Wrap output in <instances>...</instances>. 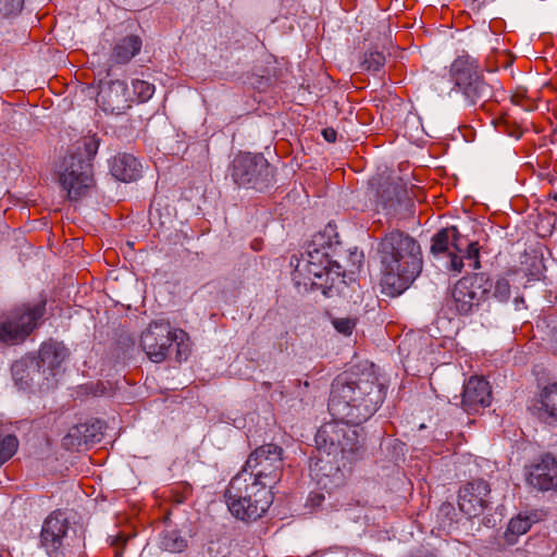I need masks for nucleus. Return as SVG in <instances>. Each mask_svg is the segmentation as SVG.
Here are the masks:
<instances>
[{"instance_id": "obj_1", "label": "nucleus", "mask_w": 557, "mask_h": 557, "mask_svg": "<svg viewBox=\"0 0 557 557\" xmlns=\"http://www.w3.org/2000/svg\"><path fill=\"white\" fill-rule=\"evenodd\" d=\"M385 396V386L372 372L343 373L332 383L327 407L334 419L360 425L379 410Z\"/></svg>"}, {"instance_id": "obj_2", "label": "nucleus", "mask_w": 557, "mask_h": 557, "mask_svg": "<svg viewBox=\"0 0 557 557\" xmlns=\"http://www.w3.org/2000/svg\"><path fill=\"white\" fill-rule=\"evenodd\" d=\"M383 292L388 296L404 293L420 275L423 268L421 246L401 231L386 234L377 248Z\"/></svg>"}, {"instance_id": "obj_3", "label": "nucleus", "mask_w": 557, "mask_h": 557, "mask_svg": "<svg viewBox=\"0 0 557 557\" xmlns=\"http://www.w3.org/2000/svg\"><path fill=\"white\" fill-rule=\"evenodd\" d=\"M325 244L323 235L314 237L306 253L297 260L293 280L298 286L310 285L312 290H321L323 296L331 298L343 294L347 282L344 280L342 264L329 259L330 244Z\"/></svg>"}, {"instance_id": "obj_4", "label": "nucleus", "mask_w": 557, "mask_h": 557, "mask_svg": "<svg viewBox=\"0 0 557 557\" xmlns=\"http://www.w3.org/2000/svg\"><path fill=\"white\" fill-rule=\"evenodd\" d=\"M225 498L231 513L243 521L261 518L273 503L271 486L240 471L230 482Z\"/></svg>"}, {"instance_id": "obj_5", "label": "nucleus", "mask_w": 557, "mask_h": 557, "mask_svg": "<svg viewBox=\"0 0 557 557\" xmlns=\"http://www.w3.org/2000/svg\"><path fill=\"white\" fill-rule=\"evenodd\" d=\"M99 141L84 137L75 143L61 164L59 182L71 200H78L95 186L91 160L97 154Z\"/></svg>"}, {"instance_id": "obj_6", "label": "nucleus", "mask_w": 557, "mask_h": 557, "mask_svg": "<svg viewBox=\"0 0 557 557\" xmlns=\"http://www.w3.org/2000/svg\"><path fill=\"white\" fill-rule=\"evenodd\" d=\"M335 420L323 424L318 430L314 437L317 450L352 462L358 458L362 448L359 432L354 429V424Z\"/></svg>"}, {"instance_id": "obj_7", "label": "nucleus", "mask_w": 557, "mask_h": 557, "mask_svg": "<svg viewBox=\"0 0 557 557\" xmlns=\"http://www.w3.org/2000/svg\"><path fill=\"white\" fill-rule=\"evenodd\" d=\"M451 81L470 106L484 107L493 97L492 87L484 81L478 62L469 57H458L449 69Z\"/></svg>"}, {"instance_id": "obj_8", "label": "nucleus", "mask_w": 557, "mask_h": 557, "mask_svg": "<svg viewBox=\"0 0 557 557\" xmlns=\"http://www.w3.org/2000/svg\"><path fill=\"white\" fill-rule=\"evenodd\" d=\"M492 282L486 273H473L461 277L454 286L451 297L460 315H470L488 298Z\"/></svg>"}, {"instance_id": "obj_9", "label": "nucleus", "mask_w": 557, "mask_h": 557, "mask_svg": "<svg viewBox=\"0 0 557 557\" xmlns=\"http://www.w3.org/2000/svg\"><path fill=\"white\" fill-rule=\"evenodd\" d=\"M282 470L283 448L270 443L256 448L242 471H248V474L271 486L280 479Z\"/></svg>"}, {"instance_id": "obj_10", "label": "nucleus", "mask_w": 557, "mask_h": 557, "mask_svg": "<svg viewBox=\"0 0 557 557\" xmlns=\"http://www.w3.org/2000/svg\"><path fill=\"white\" fill-rule=\"evenodd\" d=\"M45 311V300L34 306L24 305L16 308L7 321L0 323V341L4 343L24 341L36 329Z\"/></svg>"}, {"instance_id": "obj_11", "label": "nucleus", "mask_w": 557, "mask_h": 557, "mask_svg": "<svg viewBox=\"0 0 557 557\" xmlns=\"http://www.w3.org/2000/svg\"><path fill=\"white\" fill-rule=\"evenodd\" d=\"M232 177L238 186L262 189L271 182L272 173L262 154L243 153L233 161Z\"/></svg>"}, {"instance_id": "obj_12", "label": "nucleus", "mask_w": 557, "mask_h": 557, "mask_svg": "<svg viewBox=\"0 0 557 557\" xmlns=\"http://www.w3.org/2000/svg\"><path fill=\"white\" fill-rule=\"evenodd\" d=\"M177 333L166 321H153L141 333L140 346L149 360L159 363L169 355L170 348L176 341Z\"/></svg>"}, {"instance_id": "obj_13", "label": "nucleus", "mask_w": 557, "mask_h": 557, "mask_svg": "<svg viewBox=\"0 0 557 557\" xmlns=\"http://www.w3.org/2000/svg\"><path fill=\"white\" fill-rule=\"evenodd\" d=\"M376 206L392 209L396 206L414 207L416 203L408 197L406 185L396 177L379 174L369 182Z\"/></svg>"}, {"instance_id": "obj_14", "label": "nucleus", "mask_w": 557, "mask_h": 557, "mask_svg": "<svg viewBox=\"0 0 557 557\" xmlns=\"http://www.w3.org/2000/svg\"><path fill=\"white\" fill-rule=\"evenodd\" d=\"M463 249V237L459 234L456 226L446 227L437 231L432 236L431 253L438 259H447L446 268L454 272H461L463 268L462 257L455 250Z\"/></svg>"}, {"instance_id": "obj_15", "label": "nucleus", "mask_w": 557, "mask_h": 557, "mask_svg": "<svg viewBox=\"0 0 557 557\" xmlns=\"http://www.w3.org/2000/svg\"><path fill=\"white\" fill-rule=\"evenodd\" d=\"M318 454L317 457L311 459L310 473L321 490L331 493L345 482V475L342 470V467H345V460L334 458L333 455L322 450L318 451Z\"/></svg>"}, {"instance_id": "obj_16", "label": "nucleus", "mask_w": 557, "mask_h": 557, "mask_svg": "<svg viewBox=\"0 0 557 557\" xmlns=\"http://www.w3.org/2000/svg\"><path fill=\"white\" fill-rule=\"evenodd\" d=\"M69 530V522L60 510L51 512L44 521L40 532V546L48 557L64 556V539Z\"/></svg>"}, {"instance_id": "obj_17", "label": "nucleus", "mask_w": 557, "mask_h": 557, "mask_svg": "<svg viewBox=\"0 0 557 557\" xmlns=\"http://www.w3.org/2000/svg\"><path fill=\"white\" fill-rule=\"evenodd\" d=\"M42 373L37 361L29 356L16 360L11 367L14 385L23 392L34 393L49 389L52 383L48 382Z\"/></svg>"}, {"instance_id": "obj_18", "label": "nucleus", "mask_w": 557, "mask_h": 557, "mask_svg": "<svg viewBox=\"0 0 557 557\" xmlns=\"http://www.w3.org/2000/svg\"><path fill=\"white\" fill-rule=\"evenodd\" d=\"M528 485L537 491H549L557 479V457L552 453L542 454L524 468Z\"/></svg>"}, {"instance_id": "obj_19", "label": "nucleus", "mask_w": 557, "mask_h": 557, "mask_svg": "<svg viewBox=\"0 0 557 557\" xmlns=\"http://www.w3.org/2000/svg\"><path fill=\"white\" fill-rule=\"evenodd\" d=\"M490 484L482 479L468 482L458 494L460 510L469 517L483 513L490 504Z\"/></svg>"}, {"instance_id": "obj_20", "label": "nucleus", "mask_w": 557, "mask_h": 557, "mask_svg": "<svg viewBox=\"0 0 557 557\" xmlns=\"http://www.w3.org/2000/svg\"><path fill=\"white\" fill-rule=\"evenodd\" d=\"M96 101L104 112L111 114H123L132 107L127 85L119 79L102 84Z\"/></svg>"}, {"instance_id": "obj_21", "label": "nucleus", "mask_w": 557, "mask_h": 557, "mask_svg": "<svg viewBox=\"0 0 557 557\" xmlns=\"http://www.w3.org/2000/svg\"><path fill=\"white\" fill-rule=\"evenodd\" d=\"M461 405L465 411L472 413L488 407L492 401V392L486 380L471 376L463 384Z\"/></svg>"}, {"instance_id": "obj_22", "label": "nucleus", "mask_w": 557, "mask_h": 557, "mask_svg": "<svg viewBox=\"0 0 557 557\" xmlns=\"http://www.w3.org/2000/svg\"><path fill=\"white\" fill-rule=\"evenodd\" d=\"M67 356L66 348L63 344L49 341L41 344L38 356H33L37 361L39 369L44 371L42 374L47 377L48 382L52 383L59 368Z\"/></svg>"}, {"instance_id": "obj_23", "label": "nucleus", "mask_w": 557, "mask_h": 557, "mask_svg": "<svg viewBox=\"0 0 557 557\" xmlns=\"http://www.w3.org/2000/svg\"><path fill=\"white\" fill-rule=\"evenodd\" d=\"M534 409L541 421L557 425V382L547 383L540 388Z\"/></svg>"}, {"instance_id": "obj_24", "label": "nucleus", "mask_w": 557, "mask_h": 557, "mask_svg": "<svg viewBox=\"0 0 557 557\" xmlns=\"http://www.w3.org/2000/svg\"><path fill=\"white\" fill-rule=\"evenodd\" d=\"M106 429V422L100 419H91L88 422L72 426L65 436L72 445H82L100 442L102 432Z\"/></svg>"}, {"instance_id": "obj_25", "label": "nucleus", "mask_w": 557, "mask_h": 557, "mask_svg": "<svg viewBox=\"0 0 557 557\" xmlns=\"http://www.w3.org/2000/svg\"><path fill=\"white\" fill-rule=\"evenodd\" d=\"M110 172L117 181L128 183L140 177L141 165L134 156L120 153L112 159Z\"/></svg>"}, {"instance_id": "obj_26", "label": "nucleus", "mask_w": 557, "mask_h": 557, "mask_svg": "<svg viewBox=\"0 0 557 557\" xmlns=\"http://www.w3.org/2000/svg\"><path fill=\"white\" fill-rule=\"evenodd\" d=\"M141 45L139 36H126L114 46L111 58L117 64H125L140 52Z\"/></svg>"}, {"instance_id": "obj_27", "label": "nucleus", "mask_w": 557, "mask_h": 557, "mask_svg": "<svg viewBox=\"0 0 557 557\" xmlns=\"http://www.w3.org/2000/svg\"><path fill=\"white\" fill-rule=\"evenodd\" d=\"M522 265L529 281H539L545 270L542 250L532 249L530 252H525Z\"/></svg>"}, {"instance_id": "obj_28", "label": "nucleus", "mask_w": 557, "mask_h": 557, "mask_svg": "<svg viewBox=\"0 0 557 557\" xmlns=\"http://www.w3.org/2000/svg\"><path fill=\"white\" fill-rule=\"evenodd\" d=\"M532 523L533 521L529 516L521 513L511 518L504 534L506 543L509 545L516 544L518 537L525 534L531 529Z\"/></svg>"}, {"instance_id": "obj_29", "label": "nucleus", "mask_w": 557, "mask_h": 557, "mask_svg": "<svg viewBox=\"0 0 557 557\" xmlns=\"http://www.w3.org/2000/svg\"><path fill=\"white\" fill-rule=\"evenodd\" d=\"M187 546V539L177 530L165 531L160 537V548L172 554L182 553Z\"/></svg>"}, {"instance_id": "obj_30", "label": "nucleus", "mask_w": 557, "mask_h": 557, "mask_svg": "<svg viewBox=\"0 0 557 557\" xmlns=\"http://www.w3.org/2000/svg\"><path fill=\"white\" fill-rule=\"evenodd\" d=\"M363 252L362 250H359L357 247H354L352 249H348V253L346 257V264L345 267L342 265V272L344 273V278L346 277V274H349V280H354L352 275H355L357 272L360 271L362 263H363Z\"/></svg>"}, {"instance_id": "obj_31", "label": "nucleus", "mask_w": 557, "mask_h": 557, "mask_svg": "<svg viewBox=\"0 0 557 557\" xmlns=\"http://www.w3.org/2000/svg\"><path fill=\"white\" fill-rule=\"evenodd\" d=\"M18 447V440L13 434H3L0 428V466L13 457Z\"/></svg>"}, {"instance_id": "obj_32", "label": "nucleus", "mask_w": 557, "mask_h": 557, "mask_svg": "<svg viewBox=\"0 0 557 557\" xmlns=\"http://www.w3.org/2000/svg\"><path fill=\"white\" fill-rule=\"evenodd\" d=\"M455 252L462 257V261L465 259L470 261V267H472L474 270H478L481 268L480 262V247L478 242H470L467 238L463 237V249L462 250H455Z\"/></svg>"}, {"instance_id": "obj_33", "label": "nucleus", "mask_w": 557, "mask_h": 557, "mask_svg": "<svg viewBox=\"0 0 557 557\" xmlns=\"http://www.w3.org/2000/svg\"><path fill=\"white\" fill-rule=\"evenodd\" d=\"M556 223V216L550 211L537 212L534 225L541 237L550 235Z\"/></svg>"}, {"instance_id": "obj_34", "label": "nucleus", "mask_w": 557, "mask_h": 557, "mask_svg": "<svg viewBox=\"0 0 557 557\" xmlns=\"http://www.w3.org/2000/svg\"><path fill=\"white\" fill-rule=\"evenodd\" d=\"M385 64V55L380 51L366 52L361 61V69L369 72H377Z\"/></svg>"}, {"instance_id": "obj_35", "label": "nucleus", "mask_w": 557, "mask_h": 557, "mask_svg": "<svg viewBox=\"0 0 557 557\" xmlns=\"http://www.w3.org/2000/svg\"><path fill=\"white\" fill-rule=\"evenodd\" d=\"M492 297L499 302H506L510 298L511 290L509 281L505 277H499L492 284Z\"/></svg>"}, {"instance_id": "obj_36", "label": "nucleus", "mask_w": 557, "mask_h": 557, "mask_svg": "<svg viewBox=\"0 0 557 557\" xmlns=\"http://www.w3.org/2000/svg\"><path fill=\"white\" fill-rule=\"evenodd\" d=\"M495 127L498 132L505 133L511 137L520 138L522 129L515 122L510 121L508 116L502 117L495 122Z\"/></svg>"}, {"instance_id": "obj_37", "label": "nucleus", "mask_w": 557, "mask_h": 557, "mask_svg": "<svg viewBox=\"0 0 557 557\" xmlns=\"http://www.w3.org/2000/svg\"><path fill=\"white\" fill-rule=\"evenodd\" d=\"M133 90L137 98L144 102L152 97L154 86L146 81L136 79L133 82Z\"/></svg>"}, {"instance_id": "obj_38", "label": "nucleus", "mask_w": 557, "mask_h": 557, "mask_svg": "<svg viewBox=\"0 0 557 557\" xmlns=\"http://www.w3.org/2000/svg\"><path fill=\"white\" fill-rule=\"evenodd\" d=\"M177 335L176 341H174V344L176 345V355L175 359L178 362H182L183 360L187 359L189 347L188 344L185 342L187 334L183 330H174Z\"/></svg>"}, {"instance_id": "obj_39", "label": "nucleus", "mask_w": 557, "mask_h": 557, "mask_svg": "<svg viewBox=\"0 0 557 557\" xmlns=\"http://www.w3.org/2000/svg\"><path fill=\"white\" fill-rule=\"evenodd\" d=\"M24 5V0H0V15L4 17L18 14Z\"/></svg>"}, {"instance_id": "obj_40", "label": "nucleus", "mask_w": 557, "mask_h": 557, "mask_svg": "<svg viewBox=\"0 0 557 557\" xmlns=\"http://www.w3.org/2000/svg\"><path fill=\"white\" fill-rule=\"evenodd\" d=\"M355 321L349 318H339L333 321L334 329L344 335H350L355 329Z\"/></svg>"}, {"instance_id": "obj_41", "label": "nucleus", "mask_w": 557, "mask_h": 557, "mask_svg": "<svg viewBox=\"0 0 557 557\" xmlns=\"http://www.w3.org/2000/svg\"><path fill=\"white\" fill-rule=\"evenodd\" d=\"M323 137L326 141L329 143H335L336 140V131L334 128H324L323 132Z\"/></svg>"}, {"instance_id": "obj_42", "label": "nucleus", "mask_w": 557, "mask_h": 557, "mask_svg": "<svg viewBox=\"0 0 557 557\" xmlns=\"http://www.w3.org/2000/svg\"><path fill=\"white\" fill-rule=\"evenodd\" d=\"M523 99H524V95L520 91H517L511 96L512 103H515L517 106H522Z\"/></svg>"}, {"instance_id": "obj_43", "label": "nucleus", "mask_w": 557, "mask_h": 557, "mask_svg": "<svg viewBox=\"0 0 557 557\" xmlns=\"http://www.w3.org/2000/svg\"><path fill=\"white\" fill-rule=\"evenodd\" d=\"M310 499L314 505L318 506L324 499V496L322 494H313L311 495Z\"/></svg>"}, {"instance_id": "obj_44", "label": "nucleus", "mask_w": 557, "mask_h": 557, "mask_svg": "<svg viewBox=\"0 0 557 557\" xmlns=\"http://www.w3.org/2000/svg\"><path fill=\"white\" fill-rule=\"evenodd\" d=\"M410 557H437V555L434 553L426 552V553L413 555Z\"/></svg>"}, {"instance_id": "obj_45", "label": "nucleus", "mask_w": 557, "mask_h": 557, "mask_svg": "<svg viewBox=\"0 0 557 557\" xmlns=\"http://www.w3.org/2000/svg\"><path fill=\"white\" fill-rule=\"evenodd\" d=\"M453 509L454 508L449 504L448 505H443V507H442V510H448L449 511V510H453Z\"/></svg>"}, {"instance_id": "obj_46", "label": "nucleus", "mask_w": 557, "mask_h": 557, "mask_svg": "<svg viewBox=\"0 0 557 557\" xmlns=\"http://www.w3.org/2000/svg\"><path fill=\"white\" fill-rule=\"evenodd\" d=\"M418 193H420V190H419V189H416V188L411 187V194H413V195H414V197H417V194H418Z\"/></svg>"}, {"instance_id": "obj_47", "label": "nucleus", "mask_w": 557, "mask_h": 557, "mask_svg": "<svg viewBox=\"0 0 557 557\" xmlns=\"http://www.w3.org/2000/svg\"><path fill=\"white\" fill-rule=\"evenodd\" d=\"M552 490L557 491V481L556 482L554 481V487Z\"/></svg>"}, {"instance_id": "obj_48", "label": "nucleus", "mask_w": 557, "mask_h": 557, "mask_svg": "<svg viewBox=\"0 0 557 557\" xmlns=\"http://www.w3.org/2000/svg\"><path fill=\"white\" fill-rule=\"evenodd\" d=\"M70 211H67L66 213V219H72L70 215H69Z\"/></svg>"}, {"instance_id": "obj_49", "label": "nucleus", "mask_w": 557, "mask_h": 557, "mask_svg": "<svg viewBox=\"0 0 557 557\" xmlns=\"http://www.w3.org/2000/svg\"><path fill=\"white\" fill-rule=\"evenodd\" d=\"M0 557H4V556L0 553Z\"/></svg>"}]
</instances>
